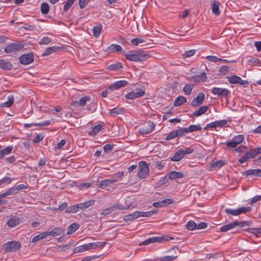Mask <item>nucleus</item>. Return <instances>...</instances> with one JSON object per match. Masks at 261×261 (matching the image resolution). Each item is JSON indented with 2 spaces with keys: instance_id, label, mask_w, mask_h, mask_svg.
<instances>
[{
  "instance_id": "1",
  "label": "nucleus",
  "mask_w": 261,
  "mask_h": 261,
  "mask_svg": "<svg viewBox=\"0 0 261 261\" xmlns=\"http://www.w3.org/2000/svg\"><path fill=\"white\" fill-rule=\"evenodd\" d=\"M125 55L128 60L134 62L144 61L151 56L150 54L146 53L143 50L129 51L128 54Z\"/></svg>"
},
{
  "instance_id": "2",
  "label": "nucleus",
  "mask_w": 261,
  "mask_h": 261,
  "mask_svg": "<svg viewBox=\"0 0 261 261\" xmlns=\"http://www.w3.org/2000/svg\"><path fill=\"white\" fill-rule=\"evenodd\" d=\"M194 151L192 147H184L177 150L171 158L170 160L173 162L180 161L186 154L192 153Z\"/></svg>"
},
{
  "instance_id": "3",
  "label": "nucleus",
  "mask_w": 261,
  "mask_h": 261,
  "mask_svg": "<svg viewBox=\"0 0 261 261\" xmlns=\"http://www.w3.org/2000/svg\"><path fill=\"white\" fill-rule=\"evenodd\" d=\"M173 239L172 238L170 237H153L150 238L148 239L145 240L144 241L141 242L139 244L140 246L143 245H147L148 244L154 243L155 242H163L170 241V240Z\"/></svg>"
},
{
  "instance_id": "4",
  "label": "nucleus",
  "mask_w": 261,
  "mask_h": 261,
  "mask_svg": "<svg viewBox=\"0 0 261 261\" xmlns=\"http://www.w3.org/2000/svg\"><path fill=\"white\" fill-rule=\"evenodd\" d=\"M21 245L17 241H10L5 243L3 249L6 252H15L21 248Z\"/></svg>"
},
{
  "instance_id": "5",
  "label": "nucleus",
  "mask_w": 261,
  "mask_h": 261,
  "mask_svg": "<svg viewBox=\"0 0 261 261\" xmlns=\"http://www.w3.org/2000/svg\"><path fill=\"white\" fill-rule=\"evenodd\" d=\"M149 169L148 164L145 161H141L139 164L138 175L140 178H145L149 174Z\"/></svg>"
},
{
  "instance_id": "6",
  "label": "nucleus",
  "mask_w": 261,
  "mask_h": 261,
  "mask_svg": "<svg viewBox=\"0 0 261 261\" xmlns=\"http://www.w3.org/2000/svg\"><path fill=\"white\" fill-rule=\"evenodd\" d=\"M174 252V254H171L170 255H166L158 258L160 261H173L177 257L180 252L179 249L177 247H174L169 249L168 252L171 253Z\"/></svg>"
},
{
  "instance_id": "7",
  "label": "nucleus",
  "mask_w": 261,
  "mask_h": 261,
  "mask_svg": "<svg viewBox=\"0 0 261 261\" xmlns=\"http://www.w3.org/2000/svg\"><path fill=\"white\" fill-rule=\"evenodd\" d=\"M251 210V207H241L236 210H232L230 208H226L225 212L229 215L236 216L240 215L241 214H246L249 212Z\"/></svg>"
},
{
  "instance_id": "8",
  "label": "nucleus",
  "mask_w": 261,
  "mask_h": 261,
  "mask_svg": "<svg viewBox=\"0 0 261 261\" xmlns=\"http://www.w3.org/2000/svg\"><path fill=\"white\" fill-rule=\"evenodd\" d=\"M155 124L151 121H147L139 129V133L142 135H146L150 133L155 128Z\"/></svg>"
},
{
  "instance_id": "9",
  "label": "nucleus",
  "mask_w": 261,
  "mask_h": 261,
  "mask_svg": "<svg viewBox=\"0 0 261 261\" xmlns=\"http://www.w3.org/2000/svg\"><path fill=\"white\" fill-rule=\"evenodd\" d=\"M145 91L140 88H136L125 95V98L129 99H134L143 96Z\"/></svg>"
},
{
  "instance_id": "10",
  "label": "nucleus",
  "mask_w": 261,
  "mask_h": 261,
  "mask_svg": "<svg viewBox=\"0 0 261 261\" xmlns=\"http://www.w3.org/2000/svg\"><path fill=\"white\" fill-rule=\"evenodd\" d=\"M34 61V56L33 53H29L27 54H23L19 57V62L23 65H28Z\"/></svg>"
},
{
  "instance_id": "11",
  "label": "nucleus",
  "mask_w": 261,
  "mask_h": 261,
  "mask_svg": "<svg viewBox=\"0 0 261 261\" xmlns=\"http://www.w3.org/2000/svg\"><path fill=\"white\" fill-rule=\"evenodd\" d=\"M227 123V120H222L214 121L207 124L204 127V130H206L209 128H217L218 127H222L225 125Z\"/></svg>"
},
{
  "instance_id": "12",
  "label": "nucleus",
  "mask_w": 261,
  "mask_h": 261,
  "mask_svg": "<svg viewBox=\"0 0 261 261\" xmlns=\"http://www.w3.org/2000/svg\"><path fill=\"white\" fill-rule=\"evenodd\" d=\"M205 99V95L203 93H199L196 97L194 98L191 102L193 107H198L202 104Z\"/></svg>"
},
{
  "instance_id": "13",
  "label": "nucleus",
  "mask_w": 261,
  "mask_h": 261,
  "mask_svg": "<svg viewBox=\"0 0 261 261\" xmlns=\"http://www.w3.org/2000/svg\"><path fill=\"white\" fill-rule=\"evenodd\" d=\"M212 92L214 95H217L224 97H226L229 94V91L225 88H221L217 87H214L212 89Z\"/></svg>"
},
{
  "instance_id": "14",
  "label": "nucleus",
  "mask_w": 261,
  "mask_h": 261,
  "mask_svg": "<svg viewBox=\"0 0 261 261\" xmlns=\"http://www.w3.org/2000/svg\"><path fill=\"white\" fill-rule=\"evenodd\" d=\"M22 47L23 46L20 43H13L7 45L5 48V51L7 53H11L20 50Z\"/></svg>"
},
{
  "instance_id": "15",
  "label": "nucleus",
  "mask_w": 261,
  "mask_h": 261,
  "mask_svg": "<svg viewBox=\"0 0 261 261\" xmlns=\"http://www.w3.org/2000/svg\"><path fill=\"white\" fill-rule=\"evenodd\" d=\"M207 78L206 74L203 72L200 75H195L193 76L189 77L190 81L195 83H199L200 82H204L206 81Z\"/></svg>"
},
{
  "instance_id": "16",
  "label": "nucleus",
  "mask_w": 261,
  "mask_h": 261,
  "mask_svg": "<svg viewBox=\"0 0 261 261\" xmlns=\"http://www.w3.org/2000/svg\"><path fill=\"white\" fill-rule=\"evenodd\" d=\"M128 84L127 81L125 80H121L115 82L113 84L111 85L109 87V89L111 90H117L120 88L126 86Z\"/></svg>"
},
{
  "instance_id": "17",
  "label": "nucleus",
  "mask_w": 261,
  "mask_h": 261,
  "mask_svg": "<svg viewBox=\"0 0 261 261\" xmlns=\"http://www.w3.org/2000/svg\"><path fill=\"white\" fill-rule=\"evenodd\" d=\"M91 100V98L89 96H83L80 98L79 101H75L72 102V105L73 106H80L84 107L85 106L87 101H89Z\"/></svg>"
},
{
  "instance_id": "18",
  "label": "nucleus",
  "mask_w": 261,
  "mask_h": 261,
  "mask_svg": "<svg viewBox=\"0 0 261 261\" xmlns=\"http://www.w3.org/2000/svg\"><path fill=\"white\" fill-rule=\"evenodd\" d=\"M261 170L259 169H249L247 171H243L242 175L246 176L250 175H254L257 177H260Z\"/></svg>"
},
{
  "instance_id": "19",
  "label": "nucleus",
  "mask_w": 261,
  "mask_h": 261,
  "mask_svg": "<svg viewBox=\"0 0 261 261\" xmlns=\"http://www.w3.org/2000/svg\"><path fill=\"white\" fill-rule=\"evenodd\" d=\"M21 222V219L16 216H14L9 219L7 222V224L9 227H14L19 225Z\"/></svg>"
},
{
  "instance_id": "20",
  "label": "nucleus",
  "mask_w": 261,
  "mask_h": 261,
  "mask_svg": "<svg viewBox=\"0 0 261 261\" xmlns=\"http://www.w3.org/2000/svg\"><path fill=\"white\" fill-rule=\"evenodd\" d=\"M117 181V179H106L100 182L98 187L101 189H107Z\"/></svg>"
},
{
  "instance_id": "21",
  "label": "nucleus",
  "mask_w": 261,
  "mask_h": 261,
  "mask_svg": "<svg viewBox=\"0 0 261 261\" xmlns=\"http://www.w3.org/2000/svg\"><path fill=\"white\" fill-rule=\"evenodd\" d=\"M107 244L106 242H97L87 244L88 245L89 249H95L97 248H101L103 247L106 244Z\"/></svg>"
},
{
  "instance_id": "22",
  "label": "nucleus",
  "mask_w": 261,
  "mask_h": 261,
  "mask_svg": "<svg viewBox=\"0 0 261 261\" xmlns=\"http://www.w3.org/2000/svg\"><path fill=\"white\" fill-rule=\"evenodd\" d=\"M107 51L110 53H114L115 51L117 52H121L124 51L122 50V48L121 46L118 44H112L109 45L107 48Z\"/></svg>"
},
{
  "instance_id": "23",
  "label": "nucleus",
  "mask_w": 261,
  "mask_h": 261,
  "mask_svg": "<svg viewBox=\"0 0 261 261\" xmlns=\"http://www.w3.org/2000/svg\"><path fill=\"white\" fill-rule=\"evenodd\" d=\"M81 210L80 203L75 205H70L66 209L65 212L66 213H75Z\"/></svg>"
},
{
  "instance_id": "24",
  "label": "nucleus",
  "mask_w": 261,
  "mask_h": 261,
  "mask_svg": "<svg viewBox=\"0 0 261 261\" xmlns=\"http://www.w3.org/2000/svg\"><path fill=\"white\" fill-rule=\"evenodd\" d=\"M169 178L171 180H175L183 177L184 174L180 172L171 171L167 174Z\"/></svg>"
},
{
  "instance_id": "25",
  "label": "nucleus",
  "mask_w": 261,
  "mask_h": 261,
  "mask_svg": "<svg viewBox=\"0 0 261 261\" xmlns=\"http://www.w3.org/2000/svg\"><path fill=\"white\" fill-rule=\"evenodd\" d=\"M62 231H63V230L61 228L57 227V228H54V229L51 230V231H45V233H46V234L47 233V234H46L47 237H48V236H53V237H56V236H59L60 234H61L62 233Z\"/></svg>"
},
{
  "instance_id": "26",
  "label": "nucleus",
  "mask_w": 261,
  "mask_h": 261,
  "mask_svg": "<svg viewBox=\"0 0 261 261\" xmlns=\"http://www.w3.org/2000/svg\"><path fill=\"white\" fill-rule=\"evenodd\" d=\"M0 67L6 70H11L12 68V64L9 61L3 59L0 60Z\"/></svg>"
},
{
  "instance_id": "27",
  "label": "nucleus",
  "mask_w": 261,
  "mask_h": 261,
  "mask_svg": "<svg viewBox=\"0 0 261 261\" xmlns=\"http://www.w3.org/2000/svg\"><path fill=\"white\" fill-rule=\"evenodd\" d=\"M220 5V3L216 1H214L212 4V12L216 15H219L220 14V12L219 11V6Z\"/></svg>"
},
{
  "instance_id": "28",
  "label": "nucleus",
  "mask_w": 261,
  "mask_h": 261,
  "mask_svg": "<svg viewBox=\"0 0 261 261\" xmlns=\"http://www.w3.org/2000/svg\"><path fill=\"white\" fill-rule=\"evenodd\" d=\"M61 48L60 47H57V46H51L48 47L46 49V50L44 51V52L43 53L42 56H47L49 55L52 53H55L57 52L58 50H60Z\"/></svg>"
},
{
  "instance_id": "29",
  "label": "nucleus",
  "mask_w": 261,
  "mask_h": 261,
  "mask_svg": "<svg viewBox=\"0 0 261 261\" xmlns=\"http://www.w3.org/2000/svg\"><path fill=\"white\" fill-rule=\"evenodd\" d=\"M236 226H238L237 222L234 221L227 225L223 226L221 228L220 230L222 232H226L227 231L230 230Z\"/></svg>"
},
{
  "instance_id": "30",
  "label": "nucleus",
  "mask_w": 261,
  "mask_h": 261,
  "mask_svg": "<svg viewBox=\"0 0 261 261\" xmlns=\"http://www.w3.org/2000/svg\"><path fill=\"white\" fill-rule=\"evenodd\" d=\"M208 106H204L200 107L198 110L195 111L193 113V116L194 117H198L202 115V114H204L205 113V112L208 110Z\"/></svg>"
},
{
  "instance_id": "31",
  "label": "nucleus",
  "mask_w": 261,
  "mask_h": 261,
  "mask_svg": "<svg viewBox=\"0 0 261 261\" xmlns=\"http://www.w3.org/2000/svg\"><path fill=\"white\" fill-rule=\"evenodd\" d=\"M17 193V190L15 188V187H13L11 188L10 189H8L7 191H6L5 193L0 194V198L11 196L14 194H15Z\"/></svg>"
},
{
  "instance_id": "32",
  "label": "nucleus",
  "mask_w": 261,
  "mask_h": 261,
  "mask_svg": "<svg viewBox=\"0 0 261 261\" xmlns=\"http://www.w3.org/2000/svg\"><path fill=\"white\" fill-rule=\"evenodd\" d=\"M124 112V109L123 108L116 107L112 109L110 112V115L111 116H116L117 115L122 114Z\"/></svg>"
},
{
  "instance_id": "33",
  "label": "nucleus",
  "mask_w": 261,
  "mask_h": 261,
  "mask_svg": "<svg viewBox=\"0 0 261 261\" xmlns=\"http://www.w3.org/2000/svg\"><path fill=\"white\" fill-rule=\"evenodd\" d=\"M50 124V121L49 120L44 121L41 123H26L24 124V127H30L32 126H47Z\"/></svg>"
},
{
  "instance_id": "34",
  "label": "nucleus",
  "mask_w": 261,
  "mask_h": 261,
  "mask_svg": "<svg viewBox=\"0 0 261 261\" xmlns=\"http://www.w3.org/2000/svg\"><path fill=\"white\" fill-rule=\"evenodd\" d=\"M186 101L187 100L185 97L183 96H179L175 99L173 105L175 107L179 106L186 102Z\"/></svg>"
},
{
  "instance_id": "35",
  "label": "nucleus",
  "mask_w": 261,
  "mask_h": 261,
  "mask_svg": "<svg viewBox=\"0 0 261 261\" xmlns=\"http://www.w3.org/2000/svg\"><path fill=\"white\" fill-rule=\"evenodd\" d=\"M89 247L87 244L79 246L78 247H75L73 250L74 253H77L80 252H82L86 250H88Z\"/></svg>"
},
{
  "instance_id": "36",
  "label": "nucleus",
  "mask_w": 261,
  "mask_h": 261,
  "mask_svg": "<svg viewBox=\"0 0 261 261\" xmlns=\"http://www.w3.org/2000/svg\"><path fill=\"white\" fill-rule=\"evenodd\" d=\"M122 68V64L119 62H117L116 63H114V64L110 65L107 67V69L109 70L116 71V70H118V69H121Z\"/></svg>"
},
{
  "instance_id": "37",
  "label": "nucleus",
  "mask_w": 261,
  "mask_h": 261,
  "mask_svg": "<svg viewBox=\"0 0 261 261\" xmlns=\"http://www.w3.org/2000/svg\"><path fill=\"white\" fill-rule=\"evenodd\" d=\"M102 126L101 124H98L93 127L92 130L90 132L89 135L92 136H96L101 129Z\"/></svg>"
},
{
  "instance_id": "38",
  "label": "nucleus",
  "mask_w": 261,
  "mask_h": 261,
  "mask_svg": "<svg viewBox=\"0 0 261 261\" xmlns=\"http://www.w3.org/2000/svg\"><path fill=\"white\" fill-rule=\"evenodd\" d=\"M79 227V225L77 223H73L71 224L67 229V234H70L75 231Z\"/></svg>"
},
{
  "instance_id": "39",
  "label": "nucleus",
  "mask_w": 261,
  "mask_h": 261,
  "mask_svg": "<svg viewBox=\"0 0 261 261\" xmlns=\"http://www.w3.org/2000/svg\"><path fill=\"white\" fill-rule=\"evenodd\" d=\"M194 87L193 84H187L185 85L184 87L183 88V91L184 92L185 94L189 95L192 93V90Z\"/></svg>"
},
{
  "instance_id": "40",
  "label": "nucleus",
  "mask_w": 261,
  "mask_h": 261,
  "mask_svg": "<svg viewBox=\"0 0 261 261\" xmlns=\"http://www.w3.org/2000/svg\"><path fill=\"white\" fill-rule=\"evenodd\" d=\"M102 30V25L101 24H99L95 27H94L93 29V35L95 37H98L99 36L100 34L101 33Z\"/></svg>"
},
{
  "instance_id": "41",
  "label": "nucleus",
  "mask_w": 261,
  "mask_h": 261,
  "mask_svg": "<svg viewBox=\"0 0 261 261\" xmlns=\"http://www.w3.org/2000/svg\"><path fill=\"white\" fill-rule=\"evenodd\" d=\"M47 233L46 234L45 231L42 232L32 238V242L33 243H36L43 239L46 238Z\"/></svg>"
},
{
  "instance_id": "42",
  "label": "nucleus",
  "mask_w": 261,
  "mask_h": 261,
  "mask_svg": "<svg viewBox=\"0 0 261 261\" xmlns=\"http://www.w3.org/2000/svg\"><path fill=\"white\" fill-rule=\"evenodd\" d=\"M95 201L94 200H88L84 203H80V206L81 207V210L87 208L92 205L94 203Z\"/></svg>"
},
{
  "instance_id": "43",
  "label": "nucleus",
  "mask_w": 261,
  "mask_h": 261,
  "mask_svg": "<svg viewBox=\"0 0 261 261\" xmlns=\"http://www.w3.org/2000/svg\"><path fill=\"white\" fill-rule=\"evenodd\" d=\"M49 6L47 3H43L41 5V12L43 14H46L48 13Z\"/></svg>"
},
{
  "instance_id": "44",
  "label": "nucleus",
  "mask_w": 261,
  "mask_h": 261,
  "mask_svg": "<svg viewBox=\"0 0 261 261\" xmlns=\"http://www.w3.org/2000/svg\"><path fill=\"white\" fill-rule=\"evenodd\" d=\"M225 164L224 161L222 160L218 161L215 162H213L211 165V167L212 168H220Z\"/></svg>"
},
{
  "instance_id": "45",
  "label": "nucleus",
  "mask_w": 261,
  "mask_h": 261,
  "mask_svg": "<svg viewBox=\"0 0 261 261\" xmlns=\"http://www.w3.org/2000/svg\"><path fill=\"white\" fill-rule=\"evenodd\" d=\"M186 227L189 230H195L196 227V223L193 221H189L187 223Z\"/></svg>"
},
{
  "instance_id": "46",
  "label": "nucleus",
  "mask_w": 261,
  "mask_h": 261,
  "mask_svg": "<svg viewBox=\"0 0 261 261\" xmlns=\"http://www.w3.org/2000/svg\"><path fill=\"white\" fill-rule=\"evenodd\" d=\"M169 176L168 175V174H166L165 176L164 177H162L157 182L156 185L158 187H161L163 185H164V184H166L167 182V181H168V180L169 179Z\"/></svg>"
},
{
  "instance_id": "47",
  "label": "nucleus",
  "mask_w": 261,
  "mask_h": 261,
  "mask_svg": "<svg viewBox=\"0 0 261 261\" xmlns=\"http://www.w3.org/2000/svg\"><path fill=\"white\" fill-rule=\"evenodd\" d=\"M228 79V81L231 84H238L240 76L237 75H231L227 77Z\"/></svg>"
},
{
  "instance_id": "48",
  "label": "nucleus",
  "mask_w": 261,
  "mask_h": 261,
  "mask_svg": "<svg viewBox=\"0 0 261 261\" xmlns=\"http://www.w3.org/2000/svg\"><path fill=\"white\" fill-rule=\"evenodd\" d=\"M189 131L190 133L193 132L197 130H200L201 129L200 124L197 125H191L188 127Z\"/></svg>"
},
{
  "instance_id": "49",
  "label": "nucleus",
  "mask_w": 261,
  "mask_h": 261,
  "mask_svg": "<svg viewBox=\"0 0 261 261\" xmlns=\"http://www.w3.org/2000/svg\"><path fill=\"white\" fill-rule=\"evenodd\" d=\"M52 40L50 38L47 36H44L42 37L41 40L39 42V44L40 45L42 44H48L49 43L51 42Z\"/></svg>"
},
{
  "instance_id": "50",
  "label": "nucleus",
  "mask_w": 261,
  "mask_h": 261,
  "mask_svg": "<svg viewBox=\"0 0 261 261\" xmlns=\"http://www.w3.org/2000/svg\"><path fill=\"white\" fill-rule=\"evenodd\" d=\"M176 137H177L176 132H175V130H174L169 133V134L167 136L166 138H165V140H171Z\"/></svg>"
},
{
  "instance_id": "51",
  "label": "nucleus",
  "mask_w": 261,
  "mask_h": 261,
  "mask_svg": "<svg viewBox=\"0 0 261 261\" xmlns=\"http://www.w3.org/2000/svg\"><path fill=\"white\" fill-rule=\"evenodd\" d=\"M162 207L167 206L174 202L172 199H166L161 201Z\"/></svg>"
},
{
  "instance_id": "52",
  "label": "nucleus",
  "mask_w": 261,
  "mask_h": 261,
  "mask_svg": "<svg viewBox=\"0 0 261 261\" xmlns=\"http://www.w3.org/2000/svg\"><path fill=\"white\" fill-rule=\"evenodd\" d=\"M244 139V136L242 135H239L232 138V140L238 145L241 143Z\"/></svg>"
},
{
  "instance_id": "53",
  "label": "nucleus",
  "mask_w": 261,
  "mask_h": 261,
  "mask_svg": "<svg viewBox=\"0 0 261 261\" xmlns=\"http://www.w3.org/2000/svg\"><path fill=\"white\" fill-rule=\"evenodd\" d=\"M234 222H237L238 224V226H239L241 227H243L245 226H248L250 225L251 222L248 221H235Z\"/></svg>"
},
{
  "instance_id": "54",
  "label": "nucleus",
  "mask_w": 261,
  "mask_h": 261,
  "mask_svg": "<svg viewBox=\"0 0 261 261\" xmlns=\"http://www.w3.org/2000/svg\"><path fill=\"white\" fill-rule=\"evenodd\" d=\"M114 145L110 144H107L103 147V150L105 152L110 153L113 149Z\"/></svg>"
},
{
  "instance_id": "55",
  "label": "nucleus",
  "mask_w": 261,
  "mask_h": 261,
  "mask_svg": "<svg viewBox=\"0 0 261 261\" xmlns=\"http://www.w3.org/2000/svg\"><path fill=\"white\" fill-rule=\"evenodd\" d=\"M249 65H254L259 63V59L257 58H251L247 60Z\"/></svg>"
},
{
  "instance_id": "56",
  "label": "nucleus",
  "mask_w": 261,
  "mask_h": 261,
  "mask_svg": "<svg viewBox=\"0 0 261 261\" xmlns=\"http://www.w3.org/2000/svg\"><path fill=\"white\" fill-rule=\"evenodd\" d=\"M254 152V151H253V150L251 149V150H250L249 151L246 152L245 153V155L246 156V157L247 158V159L248 160L250 159H252L255 156V153Z\"/></svg>"
},
{
  "instance_id": "57",
  "label": "nucleus",
  "mask_w": 261,
  "mask_h": 261,
  "mask_svg": "<svg viewBox=\"0 0 261 261\" xmlns=\"http://www.w3.org/2000/svg\"><path fill=\"white\" fill-rule=\"evenodd\" d=\"M155 213V211L141 212V217H150Z\"/></svg>"
},
{
  "instance_id": "58",
  "label": "nucleus",
  "mask_w": 261,
  "mask_h": 261,
  "mask_svg": "<svg viewBox=\"0 0 261 261\" xmlns=\"http://www.w3.org/2000/svg\"><path fill=\"white\" fill-rule=\"evenodd\" d=\"M13 149V147L12 146H9L3 149H2V150L4 152L5 155H6L10 154L12 152Z\"/></svg>"
},
{
  "instance_id": "59",
  "label": "nucleus",
  "mask_w": 261,
  "mask_h": 261,
  "mask_svg": "<svg viewBox=\"0 0 261 261\" xmlns=\"http://www.w3.org/2000/svg\"><path fill=\"white\" fill-rule=\"evenodd\" d=\"M44 137V136L42 134H38L34 139L33 142L36 143H39L43 140Z\"/></svg>"
},
{
  "instance_id": "60",
  "label": "nucleus",
  "mask_w": 261,
  "mask_h": 261,
  "mask_svg": "<svg viewBox=\"0 0 261 261\" xmlns=\"http://www.w3.org/2000/svg\"><path fill=\"white\" fill-rule=\"evenodd\" d=\"M12 181V178H10L9 177H4V178H3L1 180H0V182L1 184H9L11 182V181Z\"/></svg>"
},
{
  "instance_id": "61",
  "label": "nucleus",
  "mask_w": 261,
  "mask_h": 261,
  "mask_svg": "<svg viewBox=\"0 0 261 261\" xmlns=\"http://www.w3.org/2000/svg\"><path fill=\"white\" fill-rule=\"evenodd\" d=\"M228 67L227 66H222L219 69V71L221 75H225L228 70Z\"/></svg>"
},
{
  "instance_id": "62",
  "label": "nucleus",
  "mask_w": 261,
  "mask_h": 261,
  "mask_svg": "<svg viewBox=\"0 0 261 261\" xmlns=\"http://www.w3.org/2000/svg\"><path fill=\"white\" fill-rule=\"evenodd\" d=\"M207 226V224L205 222H200L198 224H196V229H200L206 228Z\"/></svg>"
},
{
  "instance_id": "63",
  "label": "nucleus",
  "mask_w": 261,
  "mask_h": 261,
  "mask_svg": "<svg viewBox=\"0 0 261 261\" xmlns=\"http://www.w3.org/2000/svg\"><path fill=\"white\" fill-rule=\"evenodd\" d=\"M225 144L230 148H234L238 145L232 139L231 141H226Z\"/></svg>"
},
{
  "instance_id": "64",
  "label": "nucleus",
  "mask_w": 261,
  "mask_h": 261,
  "mask_svg": "<svg viewBox=\"0 0 261 261\" xmlns=\"http://www.w3.org/2000/svg\"><path fill=\"white\" fill-rule=\"evenodd\" d=\"M114 211V207H110L109 208H107L102 211L101 212V215H108L110 214L112 212Z\"/></svg>"
}]
</instances>
